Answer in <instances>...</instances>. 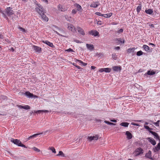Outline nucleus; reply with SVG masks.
Segmentation results:
<instances>
[{
  "mask_svg": "<svg viewBox=\"0 0 160 160\" xmlns=\"http://www.w3.org/2000/svg\"><path fill=\"white\" fill-rule=\"evenodd\" d=\"M32 148H33V149L34 151H36V152H39L40 151V149H39L38 148H36V147H34Z\"/></svg>",
  "mask_w": 160,
  "mask_h": 160,
  "instance_id": "obj_37",
  "label": "nucleus"
},
{
  "mask_svg": "<svg viewBox=\"0 0 160 160\" xmlns=\"http://www.w3.org/2000/svg\"><path fill=\"white\" fill-rule=\"evenodd\" d=\"M77 29L78 32L81 35H85V33L83 30L79 27H77Z\"/></svg>",
  "mask_w": 160,
  "mask_h": 160,
  "instance_id": "obj_12",
  "label": "nucleus"
},
{
  "mask_svg": "<svg viewBox=\"0 0 160 160\" xmlns=\"http://www.w3.org/2000/svg\"><path fill=\"white\" fill-rule=\"evenodd\" d=\"M66 51L68 52H74V51L71 48H69V49L66 50Z\"/></svg>",
  "mask_w": 160,
  "mask_h": 160,
  "instance_id": "obj_44",
  "label": "nucleus"
},
{
  "mask_svg": "<svg viewBox=\"0 0 160 160\" xmlns=\"http://www.w3.org/2000/svg\"><path fill=\"white\" fill-rule=\"evenodd\" d=\"M75 67H76L78 69H81V67L80 66H78L77 65H76V66H75Z\"/></svg>",
  "mask_w": 160,
  "mask_h": 160,
  "instance_id": "obj_58",
  "label": "nucleus"
},
{
  "mask_svg": "<svg viewBox=\"0 0 160 160\" xmlns=\"http://www.w3.org/2000/svg\"><path fill=\"white\" fill-rule=\"evenodd\" d=\"M5 12L9 16H11L14 13V12L12 9V8L10 7L7 8L6 11H5Z\"/></svg>",
  "mask_w": 160,
  "mask_h": 160,
  "instance_id": "obj_3",
  "label": "nucleus"
},
{
  "mask_svg": "<svg viewBox=\"0 0 160 160\" xmlns=\"http://www.w3.org/2000/svg\"><path fill=\"white\" fill-rule=\"evenodd\" d=\"M58 9L61 11L64 12L66 10L65 8H63L62 6L60 5H58Z\"/></svg>",
  "mask_w": 160,
  "mask_h": 160,
  "instance_id": "obj_21",
  "label": "nucleus"
},
{
  "mask_svg": "<svg viewBox=\"0 0 160 160\" xmlns=\"http://www.w3.org/2000/svg\"><path fill=\"white\" fill-rule=\"evenodd\" d=\"M131 124L132 125H134V126H140L138 124L136 123H133V122Z\"/></svg>",
  "mask_w": 160,
  "mask_h": 160,
  "instance_id": "obj_46",
  "label": "nucleus"
},
{
  "mask_svg": "<svg viewBox=\"0 0 160 160\" xmlns=\"http://www.w3.org/2000/svg\"><path fill=\"white\" fill-rule=\"evenodd\" d=\"M155 73V72L153 70H152V71H148L147 73L144 74V76H146L147 75H154Z\"/></svg>",
  "mask_w": 160,
  "mask_h": 160,
  "instance_id": "obj_17",
  "label": "nucleus"
},
{
  "mask_svg": "<svg viewBox=\"0 0 160 160\" xmlns=\"http://www.w3.org/2000/svg\"><path fill=\"white\" fill-rule=\"evenodd\" d=\"M73 28L74 26L70 24H68V29L71 30L72 31H74L73 30Z\"/></svg>",
  "mask_w": 160,
  "mask_h": 160,
  "instance_id": "obj_25",
  "label": "nucleus"
},
{
  "mask_svg": "<svg viewBox=\"0 0 160 160\" xmlns=\"http://www.w3.org/2000/svg\"><path fill=\"white\" fill-rule=\"evenodd\" d=\"M19 28L20 29L21 31H22L23 32H25V30L24 28L21 27H19Z\"/></svg>",
  "mask_w": 160,
  "mask_h": 160,
  "instance_id": "obj_45",
  "label": "nucleus"
},
{
  "mask_svg": "<svg viewBox=\"0 0 160 160\" xmlns=\"http://www.w3.org/2000/svg\"><path fill=\"white\" fill-rule=\"evenodd\" d=\"M36 4L38 7L35 8L36 11L39 14L42 19L46 22L48 21V18L45 14V13H46L45 9L40 4L37 3Z\"/></svg>",
  "mask_w": 160,
  "mask_h": 160,
  "instance_id": "obj_1",
  "label": "nucleus"
},
{
  "mask_svg": "<svg viewBox=\"0 0 160 160\" xmlns=\"http://www.w3.org/2000/svg\"><path fill=\"white\" fill-rule=\"evenodd\" d=\"M104 122L108 124L109 125V122H108V121H104Z\"/></svg>",
  "mask_w": 160,
  "mask_h": 160,
  "instance_id": "obj_56",
  "label": "nucleus"
},
{
  "mask_svg": "<svg viewBox=\"0 0 160 160\" xmlns=\"http://www.w3.org/2000/svg\"><path fill=\"white\" fill-rule=\"evenodd\" d=\"M109 125H115V124L112 122H110Z\"/></svg>",
  "mask_w": 160,
  "mask_h": 160,
  "instance_id": "obj_59",
  "label": "nucleus"
},
{
  "mask_svg": "<svg viewBox=\"0 0 160 160\" xmlns=\"http://www.w3.org/2000/svg\"><path fill=\"white\" fill-rule=\"evenodd\" d=\"M144 128L145 129H147L148 131L149 130V129L150 128L148 126L144 125Z\"/></svg>",
  "mask_w": 160,
  "mask_h": 160,
  "instance_id": "obj_48",
  "label": "nucleus"
},
{
  "mask_svg": "<svg viewBox=\"0 0 160 160\" xmlns=\"http://www.w3.org/2000/svg\"><path fill=\"white\" fill-rule=\"evenodd\" d=\"M76 12H77V11L75 9H73L72 10V13L73 14H75L76 13Z\"/></svg>",
  "mask_w": 160,
  "mask_h": 160,
  "instance_id": "obj_47",
  "label": "nucleus"
},
{
  "mask_svg": "<svg viewBox=\"0 0 160 160\" xmlns=\"http://www.w3.org/2000/svg\"><path fill=\"white\" fill-rule=\"evenodd\" d=\"M112 58L114 59V60H116L117 59V57L116 55V54L115 53H113L112 55Z\"/></svg>",
  "mask_w": 160,
  "mask_h": 160,
  "instance_id": "obj_39",
  "label": "nucleus"
},
{
  "mask_svg": "<svg viewBox=\"0 0 160 160\" xmlns=\"http://www.w3.org/2000/svg\"><path fill=\"white\" fill-rule=\"evenodd\" d=\"M42 1L46 3L47 4L48 3V1L47 0H42Z\"/></svg>",
  "mask_w": 160,
  "mask_h": 160,
  "instance_id": "obj_54",
  "label": "nucleus"
},
{
  "mask_svg": "<svg viewBox=\"0 0 160 160\" xmlns=\"http://www.w3.org/2000/svg\"><path fill=\"white\" fill-rule=\"evenodd\" d=\"M96 67L94 66H92L91 67V68L92 69H95Z\"/></svg>",
  "mask_w": 160,
  "mask_h": 160,
  "instance_id": "obj_57",
  "label": "nucleus"
},
{
  "mask_svg": "<svg viewBox=\"0 0 160 160\" xmlns=\"http://www.w3.org/2000/svg\"><path fill=\"white\" fill-rule=\"evenodd\" d=\"M126 135L127 136V138L128 139H131L132 138V134L129 131H126Z\"/></svg>",
  "mask_w": 160,
  "mask_h": 160,
  "instance_id": "obj_18",
  "label": "nucleus"
},
{
  "mask_svg": "<svg viewBox=\"0 0 160 160\" xmlns=\"http://www.w3.org/2000/svg\"><path fill=\"white\" fill-rule=\"evenodd\" d=\"M114 41L116 42V43L118 44L124 43L125 42L124 40H122L121 38H116L114 39Z\"/></svg>",
  "mask_w": 160,
  "mask_h": 160,
  "instance_id": "obj_13",
  "label": "nucleus"
},
{
  "mask_svg": "<svg viewBox=\"0 0 160 160\" xmlns=\"http://www.w3.org/2000/svg\"><path fill=\"white\" fill-rule=\"evenodd\" d=\"M123 30L121 28L118 31V33H122L123 32Z\"/></svg>",
  "mask_w": 160,
  "mask_h": 160,
  "instance_id": "obj_43",
  "label": "nucleus"
},
{
  "mask_svg": "<svg viewBox=\"0 0 160 160\" xmlns=\"http://www.w3.org/2000/svg\"><path fill=\"white\" fill-rule=\"evenodd\" d=\"M99 5L98 2H94L93 3H92L90 5L91 7L93 8H97Z\"/></svg>",
  "mask_w": 160,
  "mask_h": 160,
  "instance_id": "obj_22",
  "label": "nucleus"
},
{
  "mask_svg": "<svg viewBox=\"0 0 160 160\" xmlns=\"http://www.w3.org/2000/svg\"><path fill=\"white\" fill-rule=\"evenodd\" d=\"M159 140V143H158L157 145L155 147L152 149V151L155 152H156L160 150V139L159 137V139H158Z\"/></svg>",
  "mask_w": 160,
  "mask_h": 160,
  "instance_id": "obj_5",
  "label": "nucleus"
},
{
  "mask_svg": "<svg viewBox=\"0 0 160 160\" xmlns=\"http://www.w3.org/2000/svg\"><path fill=\"white\" fill-rule=\"evenodd\" d=\"M150 122H152V123L156 126H159L160 120H158L156 122H153L151 121H150Z\"/></svg>",
  "mask_w": 160,
  "mask_h": 160,
  "instance_id": "obj_34",
  "label": "nucleus"
},
{
  "mask_svg": "<svg viewBox=\"0 0 160 160\" xmlns=\"http://www.w3.org/2000/svg\"><path fill=\"white\" fill-rule=\"evenodd\" d=\"M43 111L42 110H38L37 111H34L35 113H40L41 112H42Z\"/></svg>",
  "mask_w": 160,
  "mask_h": 160,
  "instance_id": "obj_41",
  "label": "nucleus"
},
{
  "mask_svg": "<svg viewBox=\"0 0 160 160\" xmlns=\"http://www.w3.org/2000/svg\"><path fill=\"white\" fill-rule=\"evenodd\" d=\"M11 142L14 143L15 144L18 145L19 147H21L25 148H27V147L24 145L22 144L21 141L18 139H14L13 138H11L10 140Z\"/></svg>",
  "mask_w": 160,
  "mask_h": 160,
  "instance_id": "obj_2",
  "label": "nucleus"
},
{
  "mask_svg": "<svg viewBox=\"0 0 160 160\" xmlns=\"http://www.w3.org/2000/svg\"><path fill=\"white\" fill-rule=\"evenodd\" d=\"M148 139L153 145H155L156 144V142L153 139L151 138H148Z\"/></svg>",
  "mask_w": 160,
  "mask_h": 160,
  "instance_id": "obj_15",
  "label": "nucleus"
},
{
  "mask_svg": "<svg viewBox=\"0 0 160 160\" xmlns=\"http://www.w3.org/2000/svg\"><path fill=\"white\" fill-rule=\"evenodd\" d=\"M145 157L147 158H148L151 160H153V158L152 157V152L150 150H149L148 152L146 153L145 155Z\"/></svg>",
  "mask_w": 160,
  "mask_h": 160,
  "instance_id": "obj_7",
  "label": "nucleus"
},
{
  "mask_svg": "<svg viewBox=\"0 0 160 160\" xmlns=\"http://www.w3.org/2000/svg\"><path fill=\"white\" fill-rule=\"evenodd\" d=\"M3 38V35L0 34V38Z\"/></svg>",
  "mask_w": 160,
  "mask_h": 160,
  "instance_id": "obj_60",
  "label": "nucleus"
},
{
  "mask_svg": "<svg viewBox=\"0 0 160 160\" xmlns=\"http://www.w3.org/2000/svg\"><path fill=\"white\" fill-rule=\"evenodd\" d=\"M111 121L113 122H117V121L115 120H111Z\"/></svg>",
  "mask_w": 160,
  "mask_h": 160,
  "instance_id": "obj_61",
  "label": "nucleus"
},
{
  "mask_svg": "<svg viewBox=\"0 0 160 160\" xmlns=\"http://www.w3.org/2000/svg\"><path fill=\"white\" fill-rule=\"evenodd\" d=\"M104 72H109L111 70V69L109 68H104Z\"/></svg>",
  "mask_w": 160,
  "mask_h": 160,
  "instance_id": "obj_35",
  "label": "nucleus"
},
{
  "mask_svg": "<svg viewBox=\"0 0 160 160\" xmlns=\"http://www.w3.org/2000/svg\"><path fill=\"white\" fill-rule=\"evenodd\" d=\"M74 41L78 43H81V41H80L79 40H74Z\"/></svg>",
  "mask_w": 160,
  "mask_h": 160,
  "instance_id": "obj_49",
  "label": "nucleus"
},
{
  "mask_svg": "<svg viewBox=\"0 0 160 160\" xmlns=\"http://www.w3.org/2000/svg\"><path fill=\"white\" fill-rule=\"evenodd\" d=\"M114 49L116 50H119L120 49V47L119 46L116 47Z\"/></svg>",
  "mask_w": 160,
  "mask_h": 160,
  "instance_id": "obj_52",
  "label": "nucleus"
},
{
  "mask_svg": "<svg viewBox=\"0 0 160 160\" xmlns=\"http://www.w3.org/2000/svg\"><path fill=\"white\" fill-rule=\"evenodd\" d=\"M95 14L99 16H102L103 17V14H102L101 13L98 12H95Z\"/></svg>",
  "mask_w": 160,
  "mask_h": 160,
  "instance_id": "obj_40",
  "label": "nucleus"
},
{
  "mask_svg": "<svg viewBox=\"0 0 160 160\" xmlns=\"http://www.w3.org/2000/svg\"><path fill=\"white\" fill-rule=\"evenodd\" d=\"M50 149L52 151V152L54 153H55L56 152V151L55 150V149L53 147H51L50 148Z\"/></svg>",
  "mask_w": 160,
  "mask_h": 160,
  "instance_id": "obj_38",
  "label": "nucleus"
},
{
  "mask_svg": "<svg viewBox=\"0 0 160 160\" xmlns=\"http://www.w3.org/2000/svg\"><path fill=\"white\" fill-rule=\"evenodd\" d=\"M135 49V48H128L127 50V52L128 53H130L132 52H134Z\"/></svg>",
  "mask_w": 160,
  "mask_h": 160,
  "instance_id": "obj_28",
  "label": "nucleus"
},
{
  "mask_svg": "<svg viewBox=\"0 0 160 160\" xmlns=\"http://www.w3.org/2000/svg\"><path fill=\"white\" fill-rule=\"evenodd\" d=\"M57 156H61L62 157H65L64 154L62 151H60L58 154L57 155Z\"/></svg>",
  "mask_w": 160,
  "mask_h": 160,
  "instance_id": "obj_31",
  "label": "nucleus"
},
{
  "mask_svg": "<svg viewBox=\"0 0 160 160\" xmlns=\"http://www.w3.org/2000/svg\"><path fill=\"white\" fill-rule=\"evenodd\" d=\"M86 46L87 48L91 51L93 50L94 48V46L92 44H87Z\"/></svg>",
  "mask_w": 160,
  "mask_h": 160,
  "instance_id": "obj_16",
  "label": "nucleus"
},
{
  "mask_svg": "<svg viewBox=\"0 0 160 160\" xmlns=\"http://www.w3.org/2000/svg\"><path fill=\"white\" fill-rule=\"evenodd\" d=\"M17 107L21 109H24L26 110L29 109L30 108V107L28 105H26L24 106H22L21 105H17Z\"/></svg>",
  "mask_w": 160,
  "mask_h": 160,
  "instance_id": "obj_9",
  "label": "nucleus"
},
{
  "mask_svg": "<svg viewBox=\"0 0 160 160\" xmlns=\"http://www.w3.org/2000/svg\"><path fill=\"white\" fill-rule=\"evenodd\" d=\"M129 124V123L128 122H123L121 123L120 124V125L121 126L125 127H127L128 126Z\"/></svg>",
  "mask_w": 160,
  "mask_h": 160,
  "instance_id": "obj_27",
  "label": "nucleus"
},
{
  "mask_svg": "<svg viewBox=\"0 0 160 160\" xmlns=\"http://www.w3.org/2000/svg\"><path fill=\"white\" fill-rule=\"evenodd\" d=\"M24 94L25 95H26L27 96H28L29 97H31L33 95V94L30 93L29 92H26L24 93Z\"/></svg>",
  "mask_w": 160,
  "mask_h": 160,
  "instance_id": "obj_29",
  "label": "nucleus"
},
{
  "mask_svg": "<svg viewBox=\"0 0 160 160\" xmlns=\"http://www.w3.org/2000/svg\"><path fill=\"white\" fill-rule=\"evenodd\" d=\"M39 134H35L32 136H30L27 138V140H29L31 139L36 138L37 136H38Z\"/></svg>",
  "mask_w": 160,
  "mask_h": 160,
  "instance_id": "obj_26",
  "label": "nucleus"
},
{
  "mask_svg": "<svg viewBox=\"0 0 160 160\" xmlns=\"http://www.w3.org/2000/svg\"><path fill=\"white\" fill-rule=\"evenodd\" d=\"M145 12L149 14H152L153 12V11L152 9H149L148 10H146L145 11Z\"/></svg>",
  "mask_w": 160,
  "mask_h": 160,
  "instance_id": "obj_24",
  "label": "nucleus"
},
{
  "mask_svg": "<svg viewBox=\"0 0 160 160\" xmlns=\"http://www.w3.org/2000/svg\"><path fill=\"white\" fill-rule=\"evenodd\" d=\"M89 33L90 35L94 36H98L99 34V32L97 31L91 30L89 32Z\"/></svg>",
  "mask_w": 160,
  "mask_h": 160,
  "instance_id": "obj_8",
  "label": "nucleus"
},
{
  "mask_svg": "<svg viewBox=\"0 0 160 160\" xmlns=\"http://www.w3.org/2000/svg\"><path fill=\"white\" fill-rule=\"evenodd\" d=\"M99 138V136L98 135H95L93 136H88L87 139L90 141L91 142L92 140H97Z\"/></svg>",
  "mask_w": 160,
  "mask_h": 160,
  "instance_id": "obj_4",
  "label": "nucleus"
},
{
  "mask_svg": "<svg viewBox=\"0 0 160 160\" xmlns=\"http://www.w3.org/2000/svg\"><path fill=\"white\" fill-rule=\"evenodd\" d=\"M32 48L33 50L37 52H40L41 51V48L38 46L33 45L32 46Z\"/></svg>",
  "mask_w": 160,
  "mask_h": 160,
  "instance_id": "obj_10",
  "label": "nucleus"
},
{
  "mask_svg": "<svg viewBox=\"0 0 160 160\" xmlns=\"http://www.w3.org/2000/svg\"><path fill=\"white\" fill-rule=\"evenodd\" d=\"M76 61L79 62V63H80L81 64L83 63V62L79 60L76 59Z\"/></svg>",
  "mask_w": 160,
  "mask_h": 160,
  "instance_id": "obj_51",
  "label": "nucleus"
},
{
  "mask_svg": "<svg viewBox=\"0 0 160 160\" xmlns=\"http://www.w3.org/2000/svg\"><path fill=\"white\" fill-rule=\"evenodd\" d=\"M150 133L154 136V138L156 139H159V137L157 133L153 131H150Z\"/></svg>",
  "mask_w": 160,
  "mask_h": 160,
  "instance_id": "obj_19",
  "label": "nucleus"
},
{
  "mask_svg": "<svg viewBox=\"0 0 160 160\" xmlns=\"http://www.w3.org/2000/svg\"><path fill=\"white\" fill-rule=\"evenodd\" d=\"M43 111L42 112H48V111L47 110H42Z\"/></svg>",
  "mask_w": 160,
  "mask_h": 160,
  "instance_id": "obj_62",
  "label": "nucleus"
},
{
  "mask_svg": "<svg viewBox=\"0 0 160 160\" xmlns=\"http://www.w3.org/2000/svg\"><path fill=\"white\" fill-rule=\"evenodd\" d=\"M112 15V13H109L103 14V17L105 18H108L110 17Z\"/></svg>",
  "mask_w": 160,
  "mask_h": 160,
  "instance_id": "obj_30",
  "label": "nucleus"
},
{
  "mask_svg": "<svg viewBox=\"0 0 160 160\" xmlns=\"http://www.w3.org/2000/svg\"><path fill=\"white\" fill-rule=\"evenodd\" d=\"M142 8V6L141 4H139V6H138L136 10L137 11V12L138 13L140 11H141Z\"/></svg>",
  "mask_w": 160,
  "mask_h": 160,
  "instance_id": "obj_33",
  "label": "nucleus"
},
{
  "mask_svg": "<svg viewBox=\"0 0 160 160\" xmlns=\"http://www.w3.org/2000/svg\"><path fill=\"white\" fill-rule=\"evenodd\" d=\"M143 52L141 51H138L137 52L136 55L138 56H140L143 54Z\"/></svg>",
  "mask_w": 160,
  "mask_h": 160,
  "instance_id": "obj_36",
  "label": "nucleus"
},
{
  "mask_svg": "<svg viewBox=\"0 0 160 160\" xmlns=\"http://www.w3.org/2000/svg\"><path fill=\"white\" fill-rule=\"evenodd\" d=\"M97 24H99L100 25H101L102 24V22L101 21H99L97 23Z\"/></svg>",
  "mask_w": 160,
  "mask_h": 160,
  "instance_id": "obj_53",
  "label": "nucleus"
},
{
  "mask_svg": "<svg viewBox=\"0 0 160 160\" xmlns=\"http://www.w3.org/2000/svg\"><path fill=\"white\" fill-rule=\"evenodd\" d=\"M0 12L2 14L3 17L5 18H6L7 20H8V18H7L5 11H0Z\"/></svg>",
  "mask_w": 160,
  "mask_h": 160,
  "instance_id": "obj_32",
  "label": "nucleus"
},
{
  "mask_svg": "<svg viewBox=\"0 0 160 160\" xmlns=\"http://www.w3.org/2000/svg\"><path fill=\"white\" fill-rule=\"evenodd\" d=\"M75 6L77 8V10L80 12H82V8L81 6L78 3H76L75 5Z\"/></svg>",
  "mask_w": 160,
  "mask_h": 160,
  "instance_id": "obj_20",
  "label": "nucleus"
},
{
  "mask_svg": "<svg viewBox=\"0 0 160 160\" xmlns=\"http://www.w3.org/2000/svg\"><path fill=\"white\" fill-rule=\"evenodd\" d=\"M82 64L84 66H86L87 64V63L83 62V63H82Z\"/></svg>",
  "mask_w": 160,
  "mask_h": 160,
  "instance_id": "obj_55",
  "label": "nucleus"
},
{
  "mask_svg": "<svg viewBox=\"0 0 160 160\" xmlns=\"http://www.w3.org/2000/svg\"><path fill=\"white\" fill-rule=\"evenodd\" d=\"M142 48L145 51L149 52L150 48L148 46L146 45H144L143 46Z\"/></svg>",
  "mask_w": 160,
  "mask_h": 160,
  "instance_id": "obj_23",
  "label": "nucleus"
},
{
  "mask_svg": "<svg viewBox=\"0 0 160 160\" xmlns=\"http://www.w3.org/2000/svg\"><path fill=\"white\" fill-rule=\"evenodd\" d=\"M143 153V149L141 148H138L135 151L136 156H138Z\"/></svg>",
  "mask_w": 160,
  "mask_h": 160,
  "instance_id": "obj_6",
  "label": "nucleus"
},
{
  "mask_svg": "<svg viewBox=\"0 0 160 160\" xmlns=\"http://www.w3.org/2000/svg\"><path fill=\"white\" fill-rule=\"evenodd\" d=\"M149 26L151 27L154 28V25L153 24H151V25H149Z\"/></svg>",
  "mask_w": 160,
  "mask_h": 160,
  "instance_id": "obj_64",
  "label": "nucleus"
},
{
  "mask_svg": "<svg viewBox=\"0 0 160 160\" xmlns=\"http://www.w3.org/2000/svg\"><path fill=\"white\" fill-rule=\"evenodd\" d=\"M54 32L58 35H59V36H61L62 37H66L65 36H64V35H61V34H60L58 32H57V31H54Z\"/></svg>",
  "mask_w": 160,
  "mask_h": 160,
  "instance_id": "obj_42",
  "label": "nucleus"
},
{
  "mask_svg": "<svg viewBox=\"0 0 160 160\" xmlns=\"http://www.w3.org/2000/svg\"><path fill=\"white\" fill-rule=\"evenodd\" d=\"M112 69L114 71H120L121 70V66H115L112 67Z\"/></svg>",
  "mask_w": 160,
  "mask_h": 160,
  "instance_id": "obj_14",
  "label": "nucleus"
},
{
  "mask_svg": "<svg viewBox=\"0 0 160 160\" xmlns=\"http://www.w3.org/2000/svg\"><path fill=\"white\" fill-rule=\"evenodd\" d=\"M33 113V112L32 111L30 112V116H31L32 114Z\"/></svg>",
  "mask_w": 160,
  "mask_h": 160,
  "instance_id": "obj_63",
  "label": "nucleus"
},
{
  "mask_svg": "<svg viewBox=\"0 0 160 160\" xmlns=\"http://www.w3.org/2000/svg\"><path fill=\"white\" fill-rule=\"evenodd\" d=\"M42 42L45 43L46 44H47L49 46V47L52 48H54L55 47V46L53 45V43L52 42H51L48 41H43Z\"/></svg>",
  "mask_w": 160,
  "mask_h": 160,
  "instance_id": "obj_11",
  "label": "nucleus"
},
{
  "mask_svg": "<svg viewBox=\"0 0 160 160\" xmlns=\"http://www.w3.org/2000/svg\"><path fill=\"white\" fill-rule=\"evenodd\" d=\"M99 71L101 72H102L104 71V68H100L99 70Z\"/></svg>",
  "mask_w": 160,
  "mask_h": 160,
  "instance_id": "obj_50",
  "label": "nucleus"
}]
</instances>
